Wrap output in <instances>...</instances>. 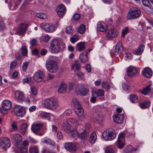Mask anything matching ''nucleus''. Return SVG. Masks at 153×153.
Listing matches in <instances>:
<instances>
[{
  "mask_svg": "<svg viewBox=\"0 0 153 153\" xmlns=\"http://www.w3.org/2000/svg\"><path fill=\"white\" fill-rule=\"evenodd\" d=\"M46 68L51 73H55L58 70L56 63L53 60L48 61L46 64Z\"/></svg>",
  "mask_w": 153,
  "mask_h": 153,
  "instance_id": "5",
  "label": "nucleus"
},
{
  "mask_svg": "<svg viewBox=\"0 0 153 153\" xmlns=\"http://www.w3.org/2000/svg\"><path fill=\"white\" fill-rule=\"evenodd\" d=\"M102 85L104 88L109 90L111 88V86L109 84L105 82H104L102 83Z\"/></svg>",
  "mask_w": 153,
  "mask_h": 153,
  "instance_id": "49",
  "label": "nucleus"
},
{
  "mask_svg": "<svg viewBox=\"0 0 153 153\" xmlns=\"http://www.w3.org/2000/svg\"><path fill=\"white\" fill-rule=\"evenodd\" d=\"M72 102L74 104V108L75 109L81 108L82 107L79 100L76 98L73 99Z\"/></svg>",
  "mask_w": 153,
  "mask_h": 153,
  "instance_id": "31",
  "label": "nucleus"
},
{
  "mask_svg": "<svg viewBox=\"0 0 153 153\" xmlns=\"http://www.w3.org/2000/svg\"><path fill=\"white\" fill-rule=\"evenodd\" d=\"M74 123L75 120L72 118H69L67 119L65 122L63 123V129L67 133H71V134L76 129H73L72 127V125Z\"/></svg>",
  "mask_w": 153,
  "mask_h": 153,
  "instance_id": "2",
  "label": "nucleus"
},
{
  "mask_svg": "<svg viewBox=\"0 0 153 153\" xmlns=\"http://www.w3.org/2000/svg\"><path fill=\"white\" fill-rule=\"evenodd\" d=\"M91 50H89L88 52H83L80 54L79 58L81 61L83 63H85L87 61L88 57V54Z\"/></svg>",
  "mask_w": 153,
  "mask_h": 153,
  "instance_id": "27",
  "label": "nucleus"
},
{
  "mask_svg": "<svg viewBox=\"0 0 153 153\" xmlns=\"http://www.w3.org/2000/svg\"><path fill=\"white\" fill-rule=\"evenodd\" d=\"M10 141L7 137L4 138L2 140H0V147L6 149L10 147Z\"/></svg>",
  "mask_w": 153,
  "mask_h": 153,
  "instance_id": "16",
  "label": "nucleus"
},
{
  "mask_svg": "<svg viewBox=\"0 0 153 153\" xmlns=\"http://www.w3.org/2000/svg\"><path fill=\"white\" fill-rule=\"evenodd\" d=\"M43 126V124L42 123H34L31 126V129L32 131L35 134L39 135H42L39 132Z\"/></svg>",
  "mask_w": 153,
  "mask_h": 153,
  "instance_id": "11",
  "label": "nucleus"
},
{
  "mask_svg": "<svg viewBox=\"0 0 153 153\" xmlns=\"http://www.w3.org/2000/svg\"><path fill=\"white\" fill-rule=\"evenodd\" d=\"M143 74L146 78L151 77L152 75V71L149 67H146L143 70Z\"/></svg>",
  "mask_w": 153,
  "mask_h": 153,
  "instance_id": "22",
  "label": "nucleus"
},
{
  "mask_svg": "<svg viewBox=\"0 0 153 153\" xmlns=\"http://www.w3.org/2000/svg\"><path fill=\"white\" fill-rule=\"evenodd\" d=\"M61 48L60 44L57 39H53L51 41L50 48L52 51V52L58 53L60 51Z\"/></svg>",
  "mask_w": 153,
  "mask_h": 153,
  "instance_id": "7",
  "label": "nucleus"
},
{
  "mask_svg": "<svg viewBox=\"0 0 153 153\" xmlns=\"http://www.w3.org/2000/svg\"><path fill=\"white\" fill-rule=\"evenodd\" d=\"M66 89V85L64 83H61L59 85L58 92L59 94H62L65 92Z\"/></svg>",
  "mask_w": 153,
  "mask_h": 153,
  "instance_id": "30",
  "label": "nucleus"
},
{
  "mask_svg": "<svg viewBox=\"0 0 153 153\" xmlns=\"http://www.w3.org/2000/svg\"><path fill=\"white\" fill-rule=\"evenodd\" d=\"M65 114L67 116H69L72 114L71 111V109H68L65 111Z\"/></svg>",
  "mask_w": 153,
  "mask_h": 153,
  "instance_id": "61",
  "label": "nucleus"
},
{
  "mask_svg": "<svg viewBox=\"0 0 153 153\" xmlns=\"http://www.w3.org/2000/svg\"><path fill=\"white\" fill-rule=\"evenodd\" d=\"M14 112L17 116L23 117L25 114V111L23 108H19L18 106H16L14 108Z\"/></svg>",
  "mask_w": 153,
  "mask_h": 153,
  "instance_id": "19",
  "label": "nucleus"
},
{
  "mask_svg": "<svg viewBox=\"0 0 153 153\" xmlns=\"http://www.w3.org/2000/svg\"><path fill=\"white\" fill-rule=\"evenodd\" d=\"M21 53L22 55L24 56L27 55V51L25 46H24L22 47Z\"/></svg>",
  "mask_w": 153,
  "mask_h": 153,
  "instance_id": "51",
  "label": "nucleus"
},
{
  "mask_svg": "<svg viewBox=\"0 0 153 153\" xmlns=\"http://www.w3.org/2000/svg\"><path fill=\"white\" fill-rule=\"evenodd\" d=\"M107 29V25L103 22H99L97 25V29L99 31L104 32L106 31Z\"/></svg>",
  "mask_w": 153,
  "mask_h": 153,
  "instance_id": "17",
  "label": "nucleus"
},
{
  "mask_svg": "<svg viewBox=\"0 0 153 153\" xmlns=\"http://www.w3.org/2000/svg\"><path fill=\"white\" fill-rule=\"evenodd\" d=\"M126 71L127 75L130 77L133 76L137 73V70L133 67H130L127 68Z\"/></svg>",
  "mask_w": 153,
  "mask_h": 153,
  "instance_id": "21",
  "label": "nucleus"
},
{
  "mask_svg": "<svg viewBox=\"0 0 153 153\" xmlns=\"http://www.w3.org/2000/svg\"><path fill=\"white\" fill-rule=\"evenodd\" d=\"M75 109V112L77 116L79 117L82 116L83 112V109L82 107H81V108Z\"/></svg>",
  "mask_w": 153,
  "mask_h": 153,
  "instance_id": "37",
  "label": "nucleus"
},
{
  "mask_svg": "<svg viewBox=\"0 0 153 153\" xmlns=\"http://www.w3.org/2000/svg\"><path fill=\"white\" fill-rule=\"evenodd\" d=\"M28 26V25L27 24H20L15 34H16L20 36H23L26 33Z\"/></svg>",
  "mask_w": 153,
  "mask_h": 153,
  "instance_id": "10",
  "label": "nucleus"
},
{
  "mask_svg": "<svg viewBox=\"0 0 153 153\" xmlns=\"http://www.w3.org/2000/svg\"><path fill=\"white\" fill-rule=\"evenodd\" d=\"M151 104L150 101H146L142 103L139 104L140 107L142 109L148 108L149 107Z\"/></svg>",
  "mask_w": 153,
  "mask_h": 153,
  "instance_id": "32",
  "label": "nucleus"
},
{
  "mask_svg": "<svg viewBox=\"0 0 153 153\" xmlns=\"http://www.w3.org/2000/svg\"><path fill=\"white\" fill-rule=\"evenodd\" d=\"M95 118L94 120H95L97 122H99L101 121L102 119V115L101 112H99L95 114Z\"/></svg>",
  "mask_w": 153,
  "mask_h": 153,
  "instance_id": "39",
  "label": "nucleus"
},
{
  "mask_svg": "<svg viewBox=\"0 0 153 153\" xmlns=\"http://www.w3.org/2000/svg\"><path fill=\"white\" fill-rule=\"evenodd\" d=\"M142 1L144 6L151 8V6L150 2L151 1L150 0H142Z\"/></svg>",
  "mask_w": 153,
  "mask_h": 153,
  "instance_id": "41",
  "label": "nucleus"
},
{
  "mask_svg": "<svg viewBox=\"0 0 153 153\" xmlns=\"http://www.w3.org/2000/svg\"><path fill=\"white\" fill-rule=\"evenodd\" d=\"M129 31V30L128 27H126L123 29L121 32V37L123 38H124L125 35L127 34Z\"/></svg>",
  "mask_w": 153,
  "mask_h": 153,
  "instance_id": "42",
  "label": "nucleus"
},
{
  "mask_svg": "<svg viewBox=\"0 0 153 153\" xmlns=\"http://www.w3.org/2000/svg\"><path fill=\"white\" fill-rule=\"evenodd\" d=\"M16 2H14L13 0H10L9 2L10 8L11 10H13L14 7L18 5L16 4Z\"/></svg>",
  "mask_w": 153,
  "mask_h": 153,
  "instance_id": "46",
  "label": "nucleus"
},
{
  "mask_svg": "<svg viewBox=\"0 0 153 153\" xmlns=\"http://www.w3.org/2000/svg\"><path fill=\"white\" fill-rule=\"evenodd\" d=\"M17 65V62L16 61L12 62L10 64V70L14 68Z\"/></svg>",
  "mask_w": 153,
  "mask_h": 153,
  "instance_id": "55",
  "label": "nucleus"
},
{
  "mask_svg": "<svg viewBox=\"0 0 153 153\" xmlns=\"http://www.w3.org/2000/svg\"><path fill=\"white\" fill-rule=\"evenodd\" d=\"M58 10L57 11V13L59 16L64 15L66 12L65 7L63 5L61 4L58 6Z\"/></svg>",
  "mask_w": 153,
  "mask_h": 153,
  "instance_id": "26",
  "label": "nucleus"
},
{
  "mask_svg": "<svg viewBox=\"0 0 153 153\" xmlns=\"http://www.w3.org/2000/svg\"><path fill=\"white\" fill-rule=\"evenodd\" d=\"M18 94L17 100L19 102H22L25 99L24 95L23 92L20 91H17L16 93V94Z\"/></svg>",
  "mask_w": 153,
  "mask_h": 153,
  "instance_id": "29",
  "label": "nucleus"
},
{
  "mask_svg": "<svg viewBox=\"0 0 153 153\" xmlns=\"http://www.w3.org/2000/svg\"><path fill=\"white\" fill-rule=\"evenodd\" d=\"M114 52L113 54L116 56H119L123 52V49L121 42L119 41L116 46L113 48Z\"/></svg>",
  "mask_w": 153,
  "mask_h": 153,
  "instance_id": "12",
  "label": "nucleus"
},
{
  "mask_svg": "<svg viewBox=\"0 0 153 153\" xmlns=\"http://www.w3.org/2000/svg\"><path fill=\"white\" fill-rule=\"evenodd\" d=\"M56 137L59 139L61 140L63 138V136L62 132L60 131H58L57 132Z\"/></svg>",
  "mask_w": 153,
  "mask_h": 153,
  "instance_id": "56",
  "label": "nucleus"
},
{
  "mask_svg": "<svg viewBox=\"0 0 153 153\" xmlns=\"http://www.w3.org/2000/svg\"><path fill=\"white\" fill-rule=\"evenodd\" d=\"M30 153H39L38 148L36 146L33 147L29 149Z\"/></svg>",
  "mask_w": 153,
  "mask_h": 153,
  "instance_id": "47",
  "label": "nucleus"
},
{
  "mask_svg": "<svg viewBox=\"0 0 153 153\" xmlns=\"http://www.w3.org/2000/svg\"><path fill=\"white\" fill-rule=\"evenodd\" d=\"M102 136L105 140H112L116 137V134L114 130L109 129L105 131L102 134Z\"/></svg>",
  "mask_w": 153,
  "mask_h": 153,
  "instance_id": "8",
  "label": "nucleus"
},
{
  "mask_svg": "<svg viewBox=\"0 0 153 153\" xmlns=\"http://www.w3.org/2000/svg\"><path fill=\"white\" fill-rule=\"evenodd\" d=\"M138 96L135 94L131 95L130 96V100L132 103H135L138 102Z\"/></svg>",
  "mask_w": 153,
  "mask_h": 153,
  "instance_id": "35",
  "label": "nucleus"
},
{
  "mask_svg": "<svg viewBox=\"0 0 153 153\" xmlns=\"http://www.w3.org/2000/svg\"><path fill=\"white\" fill-rule=\"evenodd\" d=\"M39 50L37 49H35L32 51V54L33 55L37 56L39 53Z\"/></svg>",
  "mask_w": 153,
  "mask_h": 153,
  "instance_id": "62",
  "label": "nucleus"
},
{
  "mask_svg": "<svg viewBox=\"0 0 153 153\" xmlns=\"http://www.w3.org/2000/svg\"><path fill=\"white\" fill-rule=\"evenodd\" d=\"M28 125L25 123L22 124L20 126L19 131L22 135H24L27 133Z\"/></svg>",
  "mask_w": 153,
  "mask_h": 153,
  "instance_id": "28",
  "label": "nucleus"
},
{
  "mask_svg": "<svg viewBox=\"0 0 153 153\" xmlns=\"http://www.w3.org/2000/svg\"><path fill=\"white\" fill-rule=\"evenodd\" d=\"M36 16L38 18L43 19H44L47 18V16L45 14L41 13H37L36 14Z\"/></svg>",
  "mask_w": 153,
  "mask_h": 153,
  "instance_id": "45",
  "label": "nucleus"
},
{
  "mask_svg": "<svg viewBox=\"0 0 153 153\" xmlns=\"http://www.w3.org/2000/svg\"><path fill=\"white\" fill-rule=\"evenodd\" d=\"M127 133H126V131H124L120 133L118 136L117 140L116 142V144L117 147L120 149H122L124 146V139Z\"/></svg>",
  "mask_w": 153,
  "mask_h": 153,
  "instance_id": "9",
  "label": "nucleus"
},
{
  "mask_svg": "<svg viewBox=\"0 0 153 153\" xmlns=\"http://www.w3.org/2000/svg\"><path fill=\"white\" fill-rule=\"evenodd\" d=\"M80 17V15L79 14L75 13L74 15L71 20L72 21H77L78 20Z\"/></svg>",
  "mask_w": 153,
  "mask_h": 153,
  "instance_id": "48",
  "label": "nucleus"
},
{
  "mask_svg": "<svg viewBox=\"0 0 153 153\" xmlns=\"http://www.w3.org/2000/svg\"><path fill=\"white\" fill-rule=\"evenodd\" d=\"M40 26L42 28H44L46 31L49 33L52 32L55 30V26L51 24L42 23L41 24Z\"/></svg>",
  "mask_w": 153,
  "mask_h": 153,
  "instance_id": "14",
  "label": "nucleus"
},
{
  "mask_svg": "<svg viewBox=\"0 0 153 153\" xmlns=\"http://www.w3.org/2000/svg\"><path fill=\"white\" fill-rule=\"evenodd\" d=\"M42 153H55V152L51 150L45 149L42 151Z\"/></svg>",
  "mask_w": 153,
  "mask_h": 153,
  "instance_id": "58",
  "label": "nucleus"
},
{
  "mask_svg": "<svg viewBox=\"0 0 153 153\" xmlns=\"http://www.w3.org/2000/svg\"><path fill=\"white\" fill-rule=\"evenodd\" d=\"M14 151L15 153H27V147L24 146L22 147L21 146L19 147L18 146V148L15 149Z\"/></svg>",
  "mask_w": 153,
  "mask_h": 153,
  "instance_id": "25",
  "label": "nucleus"
},
{
  "mask_svg": "<svg viewBox=\"0 0 153 153\" xmlns=\"http://www.w3.org/2000/svg\"><path fill=\"white\" fill-rule=\"evenodd\" d=\"M11 137V139L16 142L17 145L21 143L22 138L20 134H15L12 135Z\"/></svg>",
  "mask_w": 153,
  "mask_h": 153,
  "instance_id": "24",
  "label": "nucleus"
},
{
  "mask_svg": "<svg viewBox=\"0 0 153 153\" xmlns=\"http://www.w3.org/2000/svg\"><path fill=\"white\" fill-rule=\"evenodd\" d=\"M118 34V32L115 29H111L106 33L107 36L109 39H112L116 37Z\"/></svg>",
  "mask_w": 153,
  "mask_h": 153,
  "instance_id": "20",
  "label": "nucleus"
},
{
  "mask_svg": "<svg viewBox=\"0 0 153 153\" xmlns=\"http://www.w3.org/2000/svg\"><path fill=\"white\" fill-rule=\"evenodd\" d=\"M80 68V65L79 63V62L75 61L73 65L71 67L72 69H74V71H78Z\"/></svg>",
  "mask_w": 153,
  "mask_h": 153,
  "instance_id": "34",
  "label": "nucleus"
},
{
  "mask_svg": "<svg viewBox=\"0 0 153 153\" xmlns=\"http://www.w3.org/2000/svg\"><path fill=\"white\" fill-rule=\"evenodd\" d=\"M145 48V46L143 44H141L139 48L135 52L136 55H140L142 54L144 49Z\"/></svg>",
  "mask_w": 153,
  "mask_h": 153,
  "instance_id": "38",
  "label": "nucleus"
},
{
  "mask_svg": "<svg viewBox=\"0 0 153 153\" xmlns=\"http://www.w3.org/2000/svg\"><path fill=\"white\" fill-rule=\"evenodd\" d=\"M85 42H80L77 43L76 45V50L81 51L85 49Z\"/></svg>",
  "mask_w": 153,
  "mask_h": 153,
  "instance_id": "33",
  "label": "nucleus"
},
{
  "mask_svg": "<svg viewBox=\"0 0 153 153\" xmlns=\"http://www.w3.org/2000/svg\"><path fill=\"white\" fill-rule=\"evenodd\" d=\"M78 40V36L76 35H74L70 39V41L73 43H74L75 42H76Z\"/></svg>",
  "mask_w": 153,
  "mask_h": 153,
  "instance_id": "54",
  "label": "nucleus"
},
{
  "mask_svg": "<svg viewBox=\"0 0 153 153\" xmlns=\"http://www.w3.org/2000/svg\"><path fill=\"white\" fill-rule=\"evenodd\" d=\"M11 126L12 128V130L13 131L16 130L17 129V128L15 122H13L11 124Z\"/></svg>",
  "mask_w": 153,
  "mask_h": 153,
  "instance_id": "60",
  "label": "nucleus"
},
{
  "mask_svg": "<svg viewBox=\"0 0 153 153\" xmlns=\"http://www.w3.org/2000/svg\"><path fill=\"white\" fill-rule=\"evenodd\" d=\"M12 106V104L10 102L7 100H4L3 101L2 105L3 109L6 111L10 109Z\"/></svg>",
  "mask_w": 153,
  "mask_h": 153,
  "instance_id": "23",
  "label": "nucleus"
},
{
  "mask_svg": "<svg viewBox=\"0 0 153 153\" xmlns=\"http://www.w3.org/2000/svg\"><path fill=\"white\" fill-rule=\"evenodd\" d=\"M5 27V25L3 21H0V30H4Z\"/></svg>",
  "mask_w": 153,
  "mask_h": 153,
  "instance_id": "57",
  "label": "nucleus"
},
{
  "mask_svg": "<svg viewBox=\"0 0 153 153\" xmlns=\"http://www.w3.org/2000/svg\"><path fill=\"white\" fill-rule=\"evenodd\" d=\"M41 116L43 118L50 120L51 114L49 113H43L41 114Z\"/></svg>",
  "mask_w": 153,
  "mask_h": 153,
  "instance_id": "50",
  "label": "nucleus"
},
{
  "mask_svg": "<svg viewBox=\"0 0 153 153\" xmlns=\"http://www.w3.org/2000/svg\"><path fill=\"white\" fill-rule=\"evenodd\" d=\"M44 105L47 109L53 110L58 107L59 104L56 98L52 97L46 99L45 101Z\"/></svg>",
  "mask_w": 153,
  "mask_h": 153,
  "instance_id": "1",
  "label": "nucleus"
},
{
  "mask_svg": "<svg viewBox=\"0 0 153 153\" xmlns=\"http://www.w3.org/2000/svg\"><path fill=\"white\" fill-rule=\"evenodd\" d=\"M31 93L33 95H36L37 94V91L36 88L33 86L30 87Z\"/></svg>",
  "mask_w": 153,
  "mask_h": 153,
  "instance_id": "52",
  "label": "nucleus"
},
{
  "mask_svg": "<svg viewBox=\"0 0 153 153\" xmlns=\"http://www.w3.org/2000/svg\"><path fill=\"white\" fill-rule=\"evenodd\" d=\"M97 136L95 132H93L91 135L89 141L91 143H94L96 140Z\"/></svg>",
  "mask_w": 153,
  "mask_h": 153,
  "instance_id": "36",
  "label": "nucleus"
},
{
  "mask_svg": "<svg viewBox=\"0 0 153 153\" xmlns=\"http://www.w3.org/2000/svg\"><path fill=\"white\" fill-rule=\"evenodd\" d=\"M28 64L27 62H26L22 66V70L23 71H25L27 68Z\"/></svg>",
  "mask_w": 153,
  "mask_h": 153,
  "instance_id": "59",
  "label": "nucleus"
},
{
  "mask_svg": "<svg viewBox=\"0 0 153 153\" xmlns=\"http://www.w3.org/2000/svg\"><path fill=\"white\" fill-rule=\"evenodd\" d=\"M44 76L43 72L40 70H38L34 75L33 79L36 82H41Z\"/></svg>",
  "mask_w": 153,
  "mask_h": 153,
  "instance_id": "15",
  "label": "nucleus"
},
{
  "mask_svg": "<svg viewBox=\"0 0 153 153\" xmlns=\"http://www.w3.org/2000/svg\"><path fill=\"white\" fill-rule=\"evenodd\" d=\"M105 151L106 153H114L113 149H106Z\"/></svg>",
  "mask_w": 153,
  "mask_h": 153,
  "instance_id": "64",
  "label": "nucleus"
},
{
  "mask_svg": "<svg viewBox=\"0 0 153 153\" xmlns=\"http://www.w3.org/2000/svg\"><path fill=\"white\" fill-rule=\"evenodd\" d=\"M141 13V11L139 9L132 7L129 11L127 18L128 20L137 19L140 16Z\"/></svg>",
  "mask_w": 153,
  "mask_h": 153,
  "instance_id": "4",
  "label": "nucleus"
},
{
  "mask_svg": "<svg viewBox=\"0 0 153 153\" xmlns=\"http://www.w3.org/2000/svg\"><path fill=\"white\" fill-rule=\"evenodd\" d=\"M86 28L85 25L83 24H81L78 29V32L81 34H83Z\"/></svg>",
  "mask_w": 153,
  "mask_h": 153,
  "instance_id": "40",
  "label": "nucleus"
},
{
  "mask_svg": "<svg viewBox=\"0 0 153 153\" xmlns=\"http://www.w3.org/2000/svg\"><path fill=\"white\" fill-rule=\"evenodd\" d=\"M97 97L103 96L104 95V91L102 89H99L95 92Z\"/></svg>",
  "mask_w": 153,
  "mask_h": 153,
  "instance_id": "43",
  "label": "nucleus"
},
{
  "mask_svg": "<svg viewBox=\"0 0 153 153\" xmlns=\"http://www.w3.org/2000/svg\"><path fill=\"white\" fill-rule=\"evenodd\" d=\"M124 117L123 114H117L113 116V120L114 122L118 124H121L123 122Z\"/></svg>",
  "mask_w": 153,
  "mask_h": 153,
  "instance_id": "18",
  "label": "nucleus"
},
{
  "mask_svg": "<svg viewBox=\"0 0 153 153\" xmlns=\"http://www.w3.org/2000/svg\"><path fill=\"white\" fill-rule=\"evenodd\" d=\"M151 91V89H150L149 88H148L146 87L141 91V93L142 94H143L144 95H147Z\"/></svg>",
  "mask_w": 153,
  "mask_h": 153,
  "instance_id": "44",
  "label": "nucleus"
},
{
  "mask_svg": "<svg viewBox=\"0 0 153 153\" xmlns=\"http://www.w3.org/2000/svg\"><path fill=\"white\" fill-rule=\"evenodd\" d=\"M64 146L65 149L70 152H76L77 149L75 143L67 142L64 144Z\"/></svg>",
  "mask_w": 153,
  "mask_h": 153,
  "instance_id": "13",
  "label": "nucleus"
},
{
  "mask_svg": "<svg viewBox=\"0 0 153 153\" xmlns=\"http://www.w3.org/2000/svg\"><path fill=\"white\" fill-rule=\"evenodd\" d=\"M36 40L35 39H32L30 42V45L32 46H34L36 43Z\"/></svg>",
  "mask_w": 153,
  "mask_h": 153,
  "instance_id": "63",
  "label": "nucleus"
},
{
  "mask_svg": "<svg viewBox=\"0 0 153 153\" xmlns=\"http://www.w3.org/2000/svg\"><path fill=\"white\" fill-rule=\"evenodd\" d=\"M89 132L87 130L84 129L82 132H79L77 131V129H76L71 136V137L74 138L78 137L81 139L86 140L89 137Z\"/></svg>",
  "mask_w": 153,
  "mask_h": 153,
  "instance_id": "3",
  "label": "nucleus"
},
{
  "mask_svg": "<svg viewBox=\"0 0 153 153\" xmlns=\"http://www.w3.org/2000/svg\"><path fill=\"white\" fill-rule=\"evenodd\" d=\"M88 92V88L86 86L82 84H78L75 88V92L77 95L84 96Z\"/></svg>",
  "mask_w": 153,
  "mask_h": 153,
  "instance_id": "6",
  "label": "nucleus"
},
{
  "mask_svg": "<svg viewBox=\"0 0 153 153\" xmlns=\"http://www.w3.org/2000/svg\"><path fill=\"white\" fill-rule=\"evenodd\" d=\"M74 28L71 26H69L66 29V32L67 33L69 34L72 32Z\"/></svg>",
  "mask_w": 153,
  "mask_h": 153,
  "instance_id": "53",
  "label": "nucleus"
}]
</instances>
